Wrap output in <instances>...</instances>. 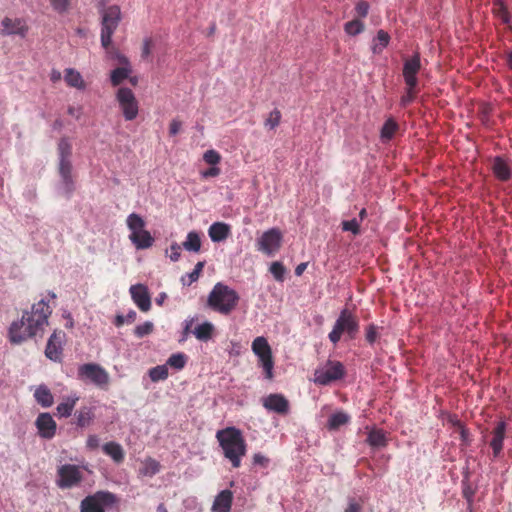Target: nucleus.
<instances>
[{
	"mask_svg": "<svg viewBox=\"0 0 512 512\" xmlns=\"http://www.w3.org/2000/svg\"><path fill=\"white\" fill-rule=\"evenodd\" d=\"M52 308L43 299L34 303L30 310L23 312L20 320L13 321L8 329V338L12 344H21L30 338L42 337Z\"/></svg>",
	"mask_w": 512,
	"mask_h": 512,
	"instance_id": "1",
	"label": "nucleus"
},
{
	"mask_svg": "<svg viewBox=\"0 0 512 512\" xmlns=\"http://www.w3.org/2000/svg\"><path fill=\"white\" fill-rule=\"evenodd\" d=\"M216 439L219 442L224 457L234 468L241 466V460L246 455L247 444L240 429L231 426L218 430Z\"/></svg>",
	"mask_w": 512,
	"mask_h": 512,
	"instance_id": "2",
	"label": "nucleus"
},
{
	"mask_svg": "<svg viewBox=\"0 0 512 512\" xmlns=\"http://www.w3.org/2000/svg\"><path fill=\"white\" fill-rule=\"evenodd\" d=\"M240 296L236 290L228 285L218 282L210 291L207 305L215 312L222 315H229L236 309Z\"/></svg>",
	"mask_w": 512,
	"mask_h": 512,
	"instance_id": "3",
	"label": "nucleus"
},
{
	"mask_svg": "<svg viewBox=\"0 0 512 512\" xmlns=\"http://www.w3.org/2000/svg\"><path fill=\"white\" fill-rule=\"evenodd\" d=\"M101 16V44L109 52L112 48V36L122 19L121 9L118 5L106 7L105 0L99 2Z\"/></svg>",
	"mask_w": 512,
	"mask_h": 512,
	"instance_id": "4",
	"label": "nucleus"
},
{
	"mask_svg": "<svg viewBox=\"0 0 512 512\" xmlns=\"http://www.w3.org/2000/svg\"><path fill=\"white\" fill-rule=\"evenodd\" d=\"M359 332V320L357 316L347 308L341 310L338 318L336 319L334 326L328 338L331 343L336 345L343 334H346L348 339L353 340Z\"/></svg>",
	"mask_w": 512,
	"mask_h": 512,
	"instance_id": "5",
	"label": "nucleus"
},
{
	"mask_svg": "<svg viewBox=\"0 0 512 512\" xmlns=\"http://www.w3.org/2000/svg\"><path fill=\"white\" fill-rule=\"evenodd\" d=\"M78 378L90 382L100 389L106 390L110 382L108 372L99 364L86 363L78 367Z\"/></svg>",
	"mask_w": 512,
	"mask_h": 512,
	"instance_id": "6",
	"label": "nucleus"
},
{
	"mask_svg": "<svg viewBox=\"0 0 512 512\" xmlns=\"http://www.w3.org/2000/svg\"><path fill=\"white\" fill-rule=\"evenodd\" d=\"M252 351L259 359V364L264 370L265 378L272 380L274 377V360L267 339L263 336L256 337L252 342Z\"/></svg>",
	"mask_w": 512,
	"mask_h": 512,
	"instance_id": "7",
	"label": "nucleus"
},
{
	"mask_svg": "<svg viewBox=\"0 0 512 512\" xmlns=\"http://www.w3.org/2000/svg\"><path fill=\"white\" fill-rule=\"evenodd\" d=\"M117 501L116 496L109 491H97L86 496L80 503L81 512H105L106 507L113 506Z\"/></svg>",
	"mask_w": 512,
	"mask_h": 512,
	"instance_id": "8",
	"label": "nucleus"
},
{
	"mask_svg": "<svg viewBox=\"0 0 512 512\" xmlns=\"http://www.w3.org/2000/svg\"><path fill=\"white\" fill-rule=\"evenodd\" d=\"M421 66H403V78L406 84V92L401 97L400 103L406 107L414 101L420 92L418 74Z\"/></svg>",
	"mask_w": 512,
	"mask_h": 512,
	"instance_id": "9",
	"label": "nucleus"
},
{
	"mask_svg": "<svg viewBox=\"0 0 512 512\" xmlns=\"http://www.w3.org/2000/svg\"><path fill=\"white\" fill-rule=\"evenodd\" d=\"M116 100L125 120H134L139 112L138 101L131 89L121 87L116 92Z\"/></svg>",
	"mask_w": 512,
	"mask_h": 512,
	"instance_id": "10",
	"label": "nucleus"
},
{
	"mask_svg": "<svg viewBox=\"0 0 512 512\" xmlns=\"http://www.w3.org/2000/svg\"><path fill=\"white\" fill-rule=\"evenodd\" d=\"M57 486L61 489H69L79 485L83 480L80 467L74 464H64L57 470Z\"/></svg>",
	"mask_w": 512,
	"mask_h": 512,
	"instance_id": "11",
	"label": "nucleus"
},
{
	"mask_svg": "<svg viewBox=\"0 0 512 512\" xmlns=\"http://www.w3.org/2000/svg\"><path fill=\"white\" fill-rule=\"evenodd\" d=\"M345 375V368L339 361H328L325 368L315 371L314 382L319 385H328L341 379Z\"/></svg>",
	"mask_w": 512,
	"mask_h": 512,
	"instance_id": "12",
	"label": "nucleus"
},
{
	"mask_svg": "<svg viewBox=\"0 0 512 512\" xmlns=\"http://www.w3.org/2000/svg\"><path fill=\"white\" fill-rule=\"evenodd\" d=\"M282 233L277 228L265 231L257 241V248L266 255H273L281 247Z\"/></svg>",
	"mask_w": 512,
	"mask_h": 512,
	"instance_id": "13",
	"label": "nucleus"
},
{
	"mask_svg": "<svg viewBox=\"0 0 512 512\" xmlns=\"http://www.w3.org/2000/svg\"><path fill=\"white\" fill-rule=\"evenodd\" d=\"M64 339L65 333L63 331L55 330L52 333L45 348V355L48 359L54 362L61 361Z\"/></svg>",
	"mask_w": 512,
	"mask_h": 512,
	"instance_id": "14",
	"label": "nucleus"
},
{
	"mask_svg": "<svg viewBox=\"0 0 512 512\" xmlns=\"http://www.w3.org/2000/svg\"><path fill=\"white\" fill-rule=\"evenodd\" d=\"M35 426L39 436L43 439L49 440L56 435L57 424L49 413H40L36 418Z\"/></svg>",
	"mask_w": 512,
	"mask_h": 512,
	"instance_id": "15",
	"label": "nucleus"
},
{
	"mask_svg": "<svg viewBox=\"0 0 512 512\" xmlns=\"http://www.w3.org/2000/svg\"><path fill=\"white\" fill-rule=\"evenodd\" d=\"M263 406L269 410L280 415H286L289 413L290 404L287 398L279 393L269 394L263 399Z\"/></svg>",
	"mask_w": 512,
	"mask_h": 512,
	"instance_id": "16",
	"label": "nucleus"
},
{
	"mask_svg": "<svg viewBox=\"0 0 512 512\" xmlns=\"http://www.w3.org/2000/svg\"><path fill=\"white\" fill-rule=\"evenodd\" d=\"M490 435L491 438L488 441L489 446L493 450L494 458H498L503 450V444L506 437V423L504 421L497 422Z\"/></svg>",
	"mask_w": 512,
	"mask_h": 512,
	"instance_id": "17",
	"label": "nucleus"
},
{
	"mask_svg": "<svg viewBox=\"0 0 512 512\" xmlns=\"http://www.w3.org/2000/svg\"><path fill=\"white\" fill-rule=\"evenodd\" d=\"M2 32L6 35H18L25 37L28 32V25L23 18L5 17L1 21Z\"/></svg>",
	"mask_w": 512,
	"mask_h": 512,
	"instance_id": "18",
	"label": "nucleus"
},
{
	"mask_svg": "<svg viewBox=\"0 0 512 512\" xmlns=\"http://www.w3.org/2000/svg\"><path fill=\"white\" fill-rule=\"evenodd\" d=\"M129 291L132 300L141 311L147 312L150 310L151 298L146 286L143 284L132 285Z\"/></svg>",
	"mask_w": 512,
	"mask_h": 512,
	"instance_id": "19",
	"label": "nucleus"
},
{
	"mask_svg": "<svg viewBox=\"0 0 512 512\" xmlns=\"http://www.w3.org/2000/svg\"><path fill=\"white\" fill-rule=\"evenodd\" d=\"M59 174L64 185L65 193L69 197L74 191L72 164L70 158L59 159Z\"/></svg>",
	"mask_w": 512,
	"mask_h": 512,
	"instance_id": "20",
	"label": "nucleus"
},
{
	"mask_svg": "<svg viewBox=\"0 0 512 512\" xmlns=\"http://www.w3.org/2000/svg\"><path fill=\"white\" fill-rule=\"evenodd\" d=\"M233 502V493L226 489L222 490L212 505V512H230Z\"/></svg>",
	"mask_w": 512,
	"mask_h": 512,
	"instance_id": "21",
	"label": "nucleus"
},
{
	"mask_svg": "<svg viewBox=\"0 0 512 512\" xmlns=\"http://www.w3.org/2000/svg\"><path fill=\"white\" fill-rule=\"evenodd\" d=\"M492 171L500 181H508L511 178V168L508 162L500 156L493 159Z\"/></svg>",
	"mask_w": 512,
	"mask_h": 512,
	"instance_id": "22",
	"label": "nucleus"
},
{
	"mask_svg": "<svg viewBox=\"0 0 512 512\" xmlns=\"http://www.w3.org/2000/svg\"><path fill=\"white\" fill-rule=\"evenodd\" d=\"M129 240L138 250H144L150 248L154 243V238L151 233L144 229L139 233H130Z\"/></svg>",
	"mask_w": 512,
	"mask_h": 512,
	"instance_id": "23",
	"label": "nucleus"
},
{
	"mask_svg": "<svg viewBox=\"0 0 512 512\" xmlns=\"http://www.w3.org/2000/svg\"><path fill=\"white\" fill-rule=\"evenodd\" d=\"M208 234L213 242H221L229 236L230 226L224 222H215L209 227Z\"/></svg>",
	"mask_w": 512,
	"mask_h": 512,
	"instance_id": "24",
	"label": "nucleus"
},
{
	"mask_svg": "<svg viewBox=\"0 0 512 512\" xmlns=\"http://www.w3.org/2000/svg\"><path fill=\"white\" fill-rule=\"evenodd\" d=\"M75 424L80 427H88L94 420V408L83 406L79 410H77L74 414Z\"/></svg>",
	"mask_w": 512,
	"mask_h": 512,
	"instance_id": "25",
	"label": "nucleus"
},
{
	"mask_svg": "<svg viewBox=\"0 0 512 512\" xmlns=\"http://www.w3.org/2000/svg\"><path fill=\"white\" fill-rule=\"evenodd\" d=\"M391 37L388 32L383 29L377 31L372 39L371 50L374 54H381L389 45Z\"/></svg>",
	"mask_w": 512,
	"mask_h": 512,
	"instance_id": "26",
	"label": "nucleus"
},
{
	"mask_svg": "<svg viewBox=\"0 0 512 512\" xmlns=\"http://www.w3.org/2000/svg\"><path fill=\"white\" fill-rule=\"evenodd\" d=\"M102 450L106 455L111 457L115 463L119 464V463L123 462V460L125 458L124 450H123L122 446L117 442L110 441V442L105 443L102 446Z\"/></svg>",
	"mask_w": 512,
	"mask_h": 512,
	"instance_id": "27",
	"label": "nucleus"
},
{
	"mask_svg": "<svg viewBox=\"0 0 512 512\" xmlns=\"http://www.w3.org/2000/svg\"><path fill=\"white\" fill-rule=\"evenodd\" d=\"M350 415L343 411H338L330 415L327 428L331 431L338 430L341 426H344L350 422Z\"/></svg>",
	"mask_w": 512,
	"mask_h": 512,
	"instance_id": "28",
	"label": "nucleus"
},
{
	"mask_svg": "<svg viewBox=\"0 0 512 512\" xmlns=\"http://www.w3.org/2000/svg\"><path fill=\"white\" fill-rule=\"evenodd\" d=\"M78 396H69L63 399V402L59 403L56 410L61 417H69L71 416L76 403L78 402Z\"/></svg>",
	"mask_w": 512,
	"mask_h": 512,
	"instance_id": "29",
	"label": "nucleus"
},
{
	"mask_svg": "<svg viewBox=\"0 0 512 512\" xmlns=\"http://www.w3.org/2000/svg\"><path fill=\"white\" fill-rule=\"evenodd\" d=\"M34 397L37 403L44 408H48L53 404V395L51 391L44 385H40L35 390Z\"/></svg>",
	"mask_w": 512,
	"mask_h": 512,
	"instance_id": "30",
	"label": "nucleus"
},
{
	"mask_svg": "<svg viewBox=\"0 0 512 512\" xmlns=\"http://www.w3.org/2000/svg\"><path fill=\"white\" fill-rule=\"evenodd\" d=\"M161 465L160 463L148 457L142 462V467L139 469V474L142 476L152 477L160 471Z\"/></svg>",
	"mask_w": 512,
	"mask_h": 512,
	"instance_id": "31",
	"label": "nucleus"
},
{
	"mask_svg": "<svg viewBox=\"0 0 512 512\" xmlns=\"http://www.w3.org/2000/svg\"><path fill=\"white\" fill-rule=\"evenodd\" d=\"M182 247L190 252H199L201 248V239L199 234L195 231L189 232L186 240L182 243Z\"/></svg>",
	"mask_w": 512,
	"mask_h": 512,
	"instance_id": "32",
	"label": "nucleus"
},
{
	"mask_svg": "<svg viewBox=\"0 0 512 512\" xmlns=\"http://www.w3.org/2000/svg\"><path fill=\"white\" fill-rule=\"evenodd\" d=\"M64 79L66 83L71 87H75L78 89L85 88V83L83 81L81 74L72 68L66 70Z\"/></svg>",
	"mask_w": 512,
	"mask_h": 512,
	"instance_id": "33",
	"label": "nucleus"
},
{
	"mask_svg": "<svg viewBox=\"0 0 512 512\" xmlns=\"http://www.w3.org/2000/svg\"><path fill=\"white\" fill-rule=\"evenodd\" d=\"M398 130V123L394 119L389 118L388 120L385 121L381 128V139L383 141H390Z\"/></svg>",
	"mask_w": 512,
	"mask_h": 512,
	"instance_id": "34",
	"label": "nucleus"
},
{
	"mask_svg": "<svg viewBox=\"0 0 512 512\" xmlns=\"http://www.w3.org/2000/svg\"><path fill=\"white\" fill-rule=\"evenodd\" d=\"M214 326L210 322H204L198 325L193 331L195 337L200 341H208L212 338Z\"/></svg>",
	"mask_w": 512,
	"mask_h": 512,
	"instance_id": "35",
	"label": "nucleus"
},
{
	"mask_svg": "<svg viewBox=\"0 0 512 512\" xmlns=\"http://www.w3.org/2000/svg\"><path fill=\"white\" fill-rule=\"evenodd\" d=\"M126 224L131 233L136 234L144 230L146 225L144 219L136 213H131L127 217Z\"/></svg>",
	"mask_w": 512,
	"mask_h": 512,
	"instance_id": "36",
	"label": "nucleus"
},
{
	"mask_svg": "<svg viewBox=\"0 0 512 512\" xmlns=\"http://www.w3.org/2000/svg\"><path fill=\"white\" fill-rule=\"evenodd\" d=\"M132 70L129 68V66H118L116 69H114L111 72V83L113 86L120 85L125 79L129 77Z\"/></svg>",
	"mask_w": 512,
	"mask_h": 512,
	"instance_id": "37",
	"label": "nucleus"
},
{
	"mask_svg": "<svg viewBox=\"0 0 512 512\" xmlns=\"http://www.w3.org/2000/svg\"><path fill=\"white\" fill-rule=\"evenodd\" d=\"M364 29L365 25L363 21L359 19H353L344 24V32L350 37H355L361 34L364 31Z\"/></svg>",
	"mask_w": 512,
	"mask_h": 512,
	"instance_id": "38",
	"label": "nucleus"
},
{
	"mask_svg": "<svg viewBox=\"0 0 512 512\" xmlns=\"http://www.w3.org/2000/svg\"><path fill=\"white\" fill-rule=\"evenodd\" d=\"M367 442L372 447H384L387 445V439L382 430H372L369 432Z\"/></svg>",
	"mask_w": 512,
	"mask_h": 512,
	"instance_id": "39",
	"label": "nucleus"
},
{
	"mask_svg": "<svg viewBox=\"0 0 512 512\" xmlns=\"http://www.w3.org/2000/svg\"><path fill=\"white\" fill-rule=\"evenodd\" d=\"M494 13L497 18H499L502 23L509 24L510 23V14L504 2L502 0L495 1Z\"/></svg>",
	"mask_w": 512,
	"mask_h": 512,
	"instance_id": "40",
	"label": "nucleus"
},
{
	"mask_svg": "<svg viewBox=\"0 0 512 512\" xmlns=\"http://www.w3.org/2000/svg\"><path fill=\"white\" fill-rule=\"evenodd\" d=\"M169 373L166 365H158L149 370L151 381L158 382L167 379Z\"/></svg>",
	"mask_w": 512,
	"mask_h": 512,
	"instance_id": "41",
	"label": "nucleus"
},
{
	"mask_svg": "<svg viewBox=\"0 0 512 512\" xmlns=\"http://www.w3.org/2000/svg\"><path fill=\"white\" fill-rule=\"evenodd\" d=\"M204 267V262H198L196 265H195V268L193 269V271L189 274H187L186 276H183L181 278V281L183 283V285H191L193 282H196L199 277H200V274L202 272V269Z\"/></svg>",
	"mask_w": 512,
	"mask_h": 512,
	"instance_id": "42",
	"label": "nucleus"
},
{
	"mask_svg": "<svg viewBox=\"0 0 512 512\" xmlns=\"http://www.w3.org/2000/svg\"><path fill=\"white\" fill-rule=\"evenodd\" d=\"M186 362L187 357L184 353L172 354L167 360V364L177 370L183 369L186 365Z\"/></svg>",
	"mask_w": 512,
	"mask_h": 512,
	"instance_id": "43",
	"label": "nucleus"
},
{
	"mask_svg": "<svg viewBox=\"0 0 512 512\" xmlns=\"http://www.w3.org/2000/svg\"><path fill=\"white\" fill-rule=\"evenodd\" d=\"M281 117L282 115L280 110H278L277 108L273 109L269 113L268 117L264 122L265 127L268 128L269 130H274L276 127L279 126L281 122Z\"/></svg>",
	"mask_w": 512,
	"mask_h": 512,
	"instance_id": "44",
	"label": "nucleus"
},
{
	"mask_svg": "<svg viewBox=\"0 0 512 512\" xmlns=\"http://www.w3.org/2000/svg\"><path fill=\"white\" fill-rule=\"evenodd\" d=\"M58 154L59 159L70 158L72 154V146L69 142V139L63 137L60 139L58 143Z\"/></svg>",
	"mask_w": 512,
	"mask_h": 512,
	"instance_id": "45",
	"label": "nucleus"
},
{
	"mask_svg": "<svg viewBox=\"0 0 512 512\" xmlns=\"http://www.w3.org/2000/svg\"><path fill=\"white\" fill-rule=\"evenodd\" d=\"M154 330V325L150 321H146L143 324H140L135 327L134 334L138 338H143L149 334H151Z\"/></svg>",
	"mask_w": 512,
	"mask_h": 512,
	"instance_id": "46",
	"label": "nucleus"
},
{
	"mask_svg": "<svg viewBox=\"0 0 512 512\" xmlns=\"http://www.w3.org/2000/svg\"><path fill=\"white\" fill-rule=\"evenodd\" d=\"M270 272L277 281L282 282L284 280L286 269L281 262L276 261L271 264Z\"/></svg>",
	"mask_w": 512,
	"mask_h": 512,
	"instance_id": "47",
	"label": "nucleus"
},
{
	"mask_svg": "<svg viewBox=\"0 0 512 512\" xmlns=\"http://www.w3.org/2000/svg\"><path fill=\"white\" fill-rule=\"evenodd\" d=\"M155 42L151 37H147L143 41L141 49V57L143 61H149V56L154 48Z\"/></svg>",
	"mask_w": 512,
	"mask_h": 512,
	"instance_id": "48",
	"label": "nucleus"
},
{
	"mask_svg": "<svg viewBox=\"0 0 512 512\" xmlns=\"http://www.w3.org/2000/svg\"><path fill=\"white\" fill-rule=\"evenodd\" d=\"M366 341L372 345L379 338L378 327L375 324H369L365 330Z\"/></svg>",
	"mask_w": 512,
	"mask_h": 512,
	"instance_id": "49",
	"label": "nucleus"
},
{
	"mask_svg": "<svg viewBox=\"0 0 512 512\" xmlns=\"http://www.w3.org/2000/svg\"><path fill=\"white\" fill-rule=\"evenodd\" d=\"M203 160L209 165H217L221 161V155L216 150L210 149L204 152Z\"/></svg>",
	"mask_w": 512,
	"mask_h": 512,
	"instance_id": "50",
	"label": "nucleus"
},
{
	"mask_svg": "<svg viewBox=\"0 0 512 512\" xmlns=\"http://www.w3.org/2000/svg\"><path fill=\"white\" fill-rule=\"evenodd\" d=\"M342 229L344 231H350L354 235H358L360 233V223L357 219H352L349 221L342 222Z\"/></svg>",
	"mask_w": 512,
	"mask_h": 512,
	"instance_id": "51",
	"label": "nucleus"
},
{
	"mask_svg": "<svg viewBox=\"0 0 512 512\" xmlns=\"http://www.w3.org/2000/svg\"><path fill=\"white\" fill-rule=\"evenodd\" d=\"M53 9L59 13H64L68 10L69 0H51Z\"/></svg>",
	"mask_w": 512,
	"mask_h": 512,
	"instance_id": "52",
	"label": "nucleus"
},
{
	"mask_svg": "<svg viewBox=\"0 0 512 512\" xmlns=\"http://www.w3.org/2000/svg\"><path fill=\"white\" fill-rule=\"evenodd\" d=\"M369 4L366 1H360L356 4L355 10L358 16L365 18L369 12Z\"/></svg>",
	"mask_w": 512,
	"mask_h": 512,
	"instance_id": "53",
	"label": "nucleus"
},
{
	"mask_svg": "<svg viewBox=\"0 0 512 512\" xmlns=\"http://www.w3.org/2000/svg\"><path fill=\"white\" fill-rule=\"evenodd\" d=\"M362 504L358 502L356 499L351 498L348 501V505L345 508L344 512H362Z\"/></svg>",
	"mask_w": 512,
	"mask_h": 512,
	"instance_id": "54",
	"label": "nucleus"
},
{
	"mask_svg": "<svg viewBox=\"0 0 512 512\" xmlns=\"http://www.w3.org/2000/svg\"><path fill=\"white\" fill-rule=\"evenodd\" d=\"M220 173H221L220 168L216 167V165H212V167H210L209 169L202 171L201 176L204 179H208V178L217 177L220 175Z\"/></svg>",
	"mask_w": 512,
	"mask_h": 512,
	"instance_id": "55",
	"label": "nucleus"
},
{
	"mask_svg": "<svg viewBox=\"0 0 512 512\" xmlns=\"http://www.w3.org/2000/svg\"><path fill=\"white\" fill-rule=\"evenodd\" d=\"M253 464L265 468L269 464V459L261 453H255L253 455Z\"/></svg>",
	"mask_w": 512,
	"mask_h": 512,
	"instance_id": "56",
	"label": "nucleus"
},
{
	"mask_svg": "<svg viewBox=\"0 0 512 512\" xmlns=\"http://www.w3.org/2000/svg\"><path fill=\"white\" fill-rule=\"evenodd\" d=\"M170 259L173 261V262H176L179 260L180 256H181V246L177 243H172L171 246H170Z\"/></svg>",
	"mask_w": 512,
	"mask_h": 512,
	"instance_id": "57",
	"label": "nucleus"
},
{
	"mask_svg": "<svg viewBox=\"0 0 512 512\" xmlns=\"http://www.w3.org/2000/svg\"><path fill=\"white\" fill-rule=\"evenodd\" d=\"M182 122L178 119H173L169 125V134L175 136L181 130Z\"/></svg>",
	"mask_w": 512,
	"mask_h": 512,
	"instance_id": "58",
	"label": "nucleus"
},
{
	"mask_svg": "<svg viewBox=\"0 0 512 512\" xmlns=\"http://www.w3.org/2000/svg\"><path fill=\"white\" fill-rule=\"evenodd\" d=\"M87 448L95 450L100 445V440L97 435H89L86 441Z\"/></svg>",
	"mask_w": 512,
	"mask_h": 512,
	"instance_id": "59",
	"label": "nucleus"
},
{
	"mask_svg": "<svg viewBox=\"0 0 512 512\" xmlns=\"http://www.w3.org/2000/svg\"><path fill=\"white\" fill-rule=\"evenodd\" d=\"M68 114L75 117L78 120V119H80V117L82 115V107L81 106H79V107L70 106L68 108Z\"/></svg>",
	"mask_w": 512,
	"mask_h": 512,
	"instance_id": "60",
	"label": "nucleus"
},
{
	"mask_svg": "<svg viewBox=\"0 0 512 512\" xmlns=\"http://www.w3.org/2000/svg\"><path fill=\"white\" fill-rule=\"evenodd\" d=\"M136 316H137V314L134 310L129 311V313L126 316H124L126 323L134 322L136 319Z\"/></svg>",
	"mask_w": 512,
	"mask_h": 512,
	"instance_id": "61",
	"label": "nucleus"
},
{
	"mask_svg": "<svg viewBox=\"0 0 512 512\" xmlns=\"http://www.w3.org/2000/svg\"><path fill=\"white\" fill-rule=\"evenodd\" d=\"M307 267V263H300L296 268H295V274L297 276H301L304 272V270L306 269Z\"/></svg>",
	"mask_w": 512,
	"mask_h": 512,
	"instance_id": "62",
	"label": "nucleus"
},
{
	"mask_svg": "<svg viewBox=\"0 0 512 512\" xmlns=\"http://www.w3.org/2000/svg\"><path fill=\"white\" fill-rule=\"evenodd\" d=\"M114 59H116L118 61V64H121V65L129 64L128 59L125 56L120 55L118 53H115V58Z\"/></svg>",
	"mask_w": 512,
	"mask_h": 512,
	"instance_id": "63",
	"label": "nucleus"
},
{
	"mask_svg": "<svg viewBox=\"0 0 512 512\" xmlns=\"http://www.w3.org/2000/svg\"><path fill=\"white\" fill-rule=\"evenodd\" d=\"M61 79V73L57 70H53L51 73V80L57 82Z\"/></svg>",
	"mask_w": 512,
	"mask_h": 512,
	"instance_id": "64",
	"label": "nucleus"
}]
</instances>
